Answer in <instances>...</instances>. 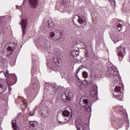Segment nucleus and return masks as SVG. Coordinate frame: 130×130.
Returning <instances> with one entry per match:
<instances>
[{
  "instance_id": "obj_1",
  "label": "nucleus",
  "mask_w": 130,
  "mask_h": 130,
  "mask_svg": "<svg viewBox=\"0 0 130 130\" xmlns=\"http://www.w3.org/2000/svg\"><path fill=\"white\" fill-rule=\"evenodd\" d=\"M107 77L111 78L114 81V86H115L114 92L113 93V98H116L118 100H122L123 94L121 93V87L118 86L117 80L119 79V73L117 69L114 67H108L106 71Z\"/></svg>"
},
{
  "instance_id": "obj_2",
  "label": "nucleus",
  "mask_w": 130,
  "mask_h": 130,
  "mask_svg": "<svg viewBox=\"0 0 130 130\" xmlns=\"http://www.w3.org/2000/svg\"><path fill=\"white\" fill-rule=\"evenodd\" d=\"M114 109L115 110L116 112L118 113L119 112L120 114H122L124 117V120H120L119 122V124H121V125L123 124H124V125H129V122L128 121V119H127V114H126V111L123 110V106H117L114 107Z\"/></svg>"
},
{
  "instance_id": "obj_3",
  "label": "nucleus",
  "mask_w": 130,
  "mask_h": 130,
  "mask_svg": "<svg viewBox=\"0 0 130 130\" xmlns=\"http://www.w3.org/2000/svg\"><path fill=\"white\" fill-rule=\"evenodd\" d=\"M55 54L56 56L54 57L53 61L55 64L57 66V67H58L61 63V58H60V56H61V51L57 49L55 52Z\"/></svg>"
},
{
  "instance_id": "obj_4",
  "label": "nucleus",
  "mask_w": 130,
  "mask_h": 130,
  "mask_svg": "<svg viewBox=\"0 0 130 130\" xmlns=\"http://www.w3.org/2000/svg\"><path fill=\"white\" fill-rule=\"evenodd\" d=\"M74 98V93L70 91H66L61 95V99L64 102H67L68 101L72 100Z\"/></svg>"
},
{
  "instance_id": "obj_5",
  "label": "nucleus",
  "mask_w": 130,
  "mask_h": 130,
  "mask_svg": "<svg viewBox=\"0 0 130 130\" xmlns=\"http://www.w3.org/2000/svg\"><path fill=\"white\" fill-rule=\"evenodd\" d=\"M77 22L81 25V27H83L86 25V20H85V17L84 16H79L77 15H74L73 17V22L77 19Z\"/></svg>"
},
{
  "instance_id": "obj_6",
  "label": "nucleus",
  "mask_w": 130,
  "mask_h": 130,
  "mask_svg": "<svg viewBox=\"0 0 130 130\" xmlns=\"http://www.w3.org/2000/svg\"><path fill=\"white\" fill-rule=\"evenodd\" d=\"M116 50L118 52V56H119V60L120 61V60H122V58H123V56H124V55H125V50L124 49V48H122L120 46L117 48Z\"/></svg>"
},
{
  "instance_id": "obj_7",
  "label": "nucleus",
  "mask_w": 130,
  "mask_h": 130,
  "mask_svg": "<svg viewBox=\"0 0 130 130\" xmlns=\"http://www.w3.org/2000/svg\"><path fill=\"white\" fill-rule=\"evenodd\" d=\"M61 76L62 78L66 79V80L68 81V83H72L73 81V78L74 77L71 75V74H68V73L64 71H62V73H61Z\"/></svg>"
},
{
  "instance_id": "obj_8",
  "label": "nucleus",
  "mask_w": 130,
  "mask_h": 130,
  "mask_svg": "<svg viewBox=\"0 0 130 130\" xmlns=\"http://www.w3.org/2000/svg\"><path fill=\"white\" fill-rule=\"evenodd\" d=\"M98 88L96 85H94L91 86L89 89V94L91 97L96 98L97 97V91Z\"/></svg>"
},
{
  "instance_id": "obj_9",
  "label": "nucleus",
  "mask_w": 130,
  "mask_h": 130,
  "mask_svg": "<svg viewBox=\"0 0 130 130\" xmlns=\"http://www.w3.org/2000/svg\"><path fill=\"white\" fill-rule=\"evenodd\" d=\"M17 46V44L15 43H11L9 45V46L7 48V55H10V54H12L13 53V51L15 50V48Z\"/></svg>"
},
{
  "instance_id": "obj_10",
  "label": "nucleus",
  "mask_w": 130,
  "mask_h": 130,
  "mask_svg": "<svg viewBox=\"0 0 130 130\" xmlns=\"http://www.w3.org/2000/svg\"><path fill=\"white\" fill-rule=\"evenodd\" d=\"M21 25L22 29V38L25 36L26 34V27H27V20L22 19L21 20Z\"/></svg>"
},
{
  "instance_id": "obj_11",
  "label": "nucleus",
  "mask_w": 130,
  "mask_h": 130,
  "mask_svg": "<svg viewBox=\"0 0 130 130\" xmlns=\"http://www.w3.org/2000/svg\"><path fill=\"white\" fill-rule=\"evenodd\" d=\"M88 103H89V101L86 98V96H82L80 99L79 104L82 107H85L86 105H88Z\"/></svg>"
},
{
  "instance_id": "obj_12",
  "label": "nucleus",
  "mask_w": 130,
  "mask_h": 130,
  "mask_svg": "<svg viewBox=\"0 0 130 130\" xmlns=\"http://www.w3.org/2000/svg\"><path fill=\"white\" fill-rule=\"evenodd\" d=\"M62 115L64 117V120L66 121H69L70 119H71V117H72V115H71V113L69 111H64L62 112Z\"/></svg>"
},
{
  "instance_id": "obj_13",
  "label": "nucleus",
  "mask_w": 130,
  "mask_h": 130,
  "mask_svg": "<svg viewBox=\"0 0 130 130\" xmlns=\"http://www.w3.org/2000/svg\"><path fill=\"white\" fill-rule=\"evenodd\" d=\"M32 64L35 66V67H32L31 70V74L32 76H34L35 74L37 73V69H36V66L37 64L38 65V62H37V61H35V60L32 59Z\"/></svg>"
},
{
  "instance_id": "obj_14",
  "label": "nucleus",
  "mask_w": 130,
  "mask_h": 130,
  "mask_svg": "<svg viewBox=\"0 0 130 130\" xmlns=\"http://www.w3.org/2000/svg\"><path fill=\"white\" fill-rule=\"evenodd\" d=\"M60 3L62 8H64V10H67V8H69L70 6V0H61Z\"/></svg>"
},
{
  "instance_id": "obj_15",
  "label": "nucleus",
  "mask_w": 130,
  "mask_h": 130,
  "mask_svg": "<svg viewBox=\"0 0 130 130\" xmlns=\"http://www.w3.org/2000/svg\"><path fill=\"white\" fill-rule=\"evenodd\" d=\"M30 6L32 9H36L38 6V0H28Z\"/></svg>"
},
{
  "instance_id": "obj_16",
  "label": "nucleus",
  "mask_w": 130,
  "mask_h": 130,
  "mask_svg": "<svg viewBox=\"0 0 130 130\" xmlns=\"http://www.w3.org/2000/svg\"><path fill=\"white\" fill-rule=\"evenodd\" d=\"M37 125H38L37 122L34 121H29L30 130L37 129Z\"/></svg>"
},
{
  "instance_id": "obj_17",
  "label": "nucleus",
  "mask_w": 130,
  "mask_h": 130,
  "mask_svg": "<svg viewBox=\"0 0 130 130\" xmlns=\"http://www.w3.org/2000/svg\"><path fill=\"white\" fill-rule=\"evenodd\" d=\"M117 21L116 23V26L119 31H121L122 28V25H123V22L121 20H118V19H115Z\"/></svg>"
},
{
  "instance_id": "obj_18",
  "label": "nucleus",
  "mask_w": 130,
  "mask_h": 130,
  "mask_svg": "<svg viewBox=\"0 0 130 130\" xmlns=\"http://www.w3.org/2000/svg\"><path fill=\"white\" fill-rule=\"evenodd\" d=\"M57 91H59V87L57 86L56 84H53L52 85V92L51 94L53 95L55 94L57 92Z\"/></svg>"
},
{
  "instance_id": "obj_19",
  "label": "nucleus",
  "mask_w": 130,
  "mask_h": 130,
  "mask_svg": "<svg viewBox=\"0 0 130 130\" xmlns=\"http://www.w3.org/2000/svg\"><path fill=\"white\" fill-rule=\"evenodd\" d=\"M47 66L50 70H52V71H55V69H57L56 66L51 62H48L47 64Z\"/></svg>"
},
{
  "instance_id": "obj_20",
  "label": "nucleus",
  "mask_w": 130,
  "mask_h": 130,
  "mask_svg": "<svg viewBox=\"0 0 130 130\" xmlns=\"http://www.w3.org/2000/svg\"><path fill=\"white\" fill-rule=\"evenodd\" d=\"M11 123L14 129L20 130L19 127H18V125H17V121H16V120H12Z\"/></svg>"
},
{
  "instance_id": "obj_21",
  "label": "nucleus",
  "mask_w": 130,
  "mask_h": 130,
  "mask_svg": "<svg viewBox=\"0 0 130 130\" xmlns=\"http://www.w3.org/2000/svg\"><path fill=\"white\" fill-rule=\"evenodd\" d=\"M8 88L7 86H5L3 85V84L0 83V94H2L3 93H5L7 91Z\"/></svg>"
},
{
  "instance_id": "obj_22",
  "label": "nucleus",
  "mask_w": 130,
  "mask_h": 130,
  "mask_svg": "<svg viewBox=\"0 0 130 130\" xmlns=\"http://www.w3.org/2000/svg\"><path fill=\"white\" fill-rule=\"evenodd\" d=\"M76 126L77 130H85V126L82 124H78L75 123Z\"/></svg>"
},
{
  "instance_id": "obj_23",
  "label": "nucleus",
  "mask_w": 130,
  "mask_h": 130,
  "mask_svg": "<svg viewBox=\"0 0 130 130\" xmlns=\"http://www.w3.org/2000/svg\"><path fill=\"white\" fill-rule=\"evenodd\" d=\"M62 34V32H61V31L57 29L56 30V35L57 36H58V40H60L61 39V35Z\"/></svg>"
},
{
  "instance_id": "obj_24",
  "label": "nucleus",
  "mask_w": 130,
  "mask_h": 130,
  "mask_svg": "<svg viewBox=\"0 0 130 130\" xmlns=\"http://www.w3.org/2000/svg\"><path fill=\"white\" fill-rule=\"evenodd\" d=\"M29 88L30 89H37V88H38V86H37V84L31 82L29 85Z\"/></svg>"
},
{
  "instance_id": "obj_25",
  "label": "nucleus",
  "mask_w": 130,
  "mask_h": 130,
  "mask_svg": "<svg viewBox=\"0 0 130 130\" xmlns=\"http://www.w3.org/2000/svg\"><path fill=\"white\" fill-rule=\"evenodd\" d=\"M84 107L87 112H91V110H92L91 106L87 105Z\"/></svg>"
},
{
  "instance_id": "obj_26",
  "label": "nucleus",
  "mask_w": 130,
  "mask_h": 130,
  "mask_svg": "<svg viewBox=\"0 0 130 130\" xmlns=\"http://www.w3.org/2000/svg\"><path fill=\"white\" fill-rule=\"evenodd\" d=\"M29 90H30V88H29V87H27V88L24 89V92H25V94H26L27 98H29V96L30 95V93H29Z\"/></svg>"
},
{
  "instance_id": "obj_27",
  "label": "nucleus",
  "mask_w": 130,
  "mask_h": 130,
  "mask_svg": "<svg viewBox=\"0 0 130 130\" xmlns=\"http://www.w3.org/2000/svg\"><path fill=\"white\" fill-rule=\"evenodd\" d=\"M53 27H54L53 22L48 21V28H53Z\"/></svg>"
},
{
  "instance_id": "obj_28",
  "label": "nucleus",
  "mask_w": 130,
  "mask_h": 130,
  "mask_svg": "<svg viewBox=\"0 0 130 130\" xmlns=\"http://www.w3.org/2000/svg\"><path fill=\"white\" fill-rule=\"evenodd\" d=\"M82 76L83 78H85V79H86V78H88V73H87V72L85 71L83 72Z\"/></svg>"
},
{
  "instance_id": "obj_29",
  "label": "nucleus",
  "mask_w": 130,
  "mask_h": 130,
  "mask_svg": "<svg viewBox=\"0 0 130 130\" xmlns=\"http://www.w3.org/2000/svg\"><path fill=\"white\" fill-rule=\"evenodd\" d=\"M50 37L51 38V39H52V38H53V37H54V36H55V34H54V32H51L50 33Z\"/></svg>"
},
{
  "instance_id": "obj_30",
  "label": "nucleus",
  "mask_w": 130,
  "mask_h": 130,
  "mask_svg": "<svg viewBox=\"0 0 130 130\" xmlns=\"http://www.w3.org/2000/svg\"><path fill=\"white\" fill-rule=\"evenodd\" d=\"M35 114V111L33 110L29 113L30 116H33Z\"/></svg>"
},
{
  "instance_id": "obj_31",
  "label": "nucleus",
  "mask_w": 130,
  "mask_h": 130,
  "mask_svg": "<svg viewBox=\"0 0 130 130\" xmlns=\"http://www.w3.org/2000/svg\"><path fill=\"white\" fill-rule=\"evenodd\" d=\"M80 71V69H78L77 70H76V74L75 75L76 78H78V79H79V76H78V73H79V72Z\"/></svg>"
},
{
  "instance_id": "obj_32",
  "label": "nucleus",
  "mask_w": 130,
  "mask_h": 130,
  "mask_svg": "<svg viewBox=\"0 0 130 130\" xmlns=\"http://www.w3.org/2000/svg\"><path fill=\"white\" fill-rule=\"evenodd\" d=\"M13 78H14V80H15V81H17V76H16V75H13ZM16 82H17V81H15V82L14 83V84L15 83H16Z\"/></svg>"
},
{
  "instance_id": "obj_33",
  "label": "nucleus",
  "mask_w": 130,
  "mask_h": 130,
  "mask_svg": "<svg viewBox=\"0 0 130 130\" xmlns=\"http://www.w3.org/2000/svg\"><path fill=\"white\" fill-rule=\"evenodd\" d=\"M16 9H18L19 10H21V8H22V6H19L18 5L16 6Z\"/></svg>"
},
{
  "instance_id": "obj_34",
  "label": "nucleus",
  "mask_w": 130,
  "mask_h": 130,
  "mask_svg": "<svg viewBox=\"0 0 130 130\" xmlns=\"http://www.w3.org/2000/svg\"><path fill=\"white\" fill-rule=\"evenodd\" d=\"M9 75V71L8 70H6V73L5 74V77H7Z\"/></svg>"
},
{
  "instance_id": "obj_35",
  "label": "nucleus",
  "mask_w": 130,
  "mask_h": 130,
  "mask_svg": "<svg viewBox=\"0 0 130 130\" xmlns=\"http://www.w3.org/2000/svg\"><path fill=\"white\" fill-rule=\"evenodd\" d=\"M109 2L110 3H114V5L115 4V1H114V0H109Z\"/></svg>"
},
{
  "instance_id": "obj_36",
  "label": "nucleus",
  "mask_w": 130,
  "mask_h": 130,
  "mask_svg": "<svg viewBox=\"0 0 130 130\" xmlns=\"http://www.w3.org/2000/svg\"><path fill=\"white\" fill-rule=\"evenodd\" d=\"M8 88H9V91H12V87H11L10 85H8Z\"/></svg>"
},
{
  "instance_id": "obj_37",
  "label": "nucleus",
  "mask_w": 130,
  "mask_h": 130,
  "mask_svg": "<svg viewBox=\"0 0 130 130\" xmlns=\"http://www.w3.org/2000/svg\"><path fill=\"white\" fill-rule=\"evenodd\" d=\"M114 127H120V125H113Z\"/></svg>"
},
{
  "instance_id": "obj_38",
  "label": "nucleus",
  "mask_w": 130,
  "mask_h": 130,
  "mask_svg": "<svg viewBox=\"0 0 130 130\" xmlns=\"http://www.w3.org/2000/svg\"><path fill=\"white\" fill-rule=\"evenodd\" d=\"M83 45L84 46V47H85V48H87V45H86L85 43H83Z\"/></svg>"
},
{
  "instance_id": "obj_39",
  "label": "nucleus",
  "mask_w": 130,
  "mask_h": 130,
  "mask_svg": "<svg viewBox=\"0 0 130 130\" xmlns=\"http://www.w3.org/2000/svg\"><path fill=\"white\" fill-rule=\"evenodd\" d=\"M47 112H48L47 111V113L44 115L45 116H48V113H47Z\"/></svg>"
},
{
  "instance_id": "obj_40",
  "label": "nucleus",
  "mask_w": 130,
  "mask_h": 130,
  "mask_svg": "<svg viewBox=\"0 0 130 130\" xmlns=\"http://www.w3.org/2000/svg\"><path fill=\"white\" fill-rule=\"evenodd\" d=\"M88 54V53H85V55L87 56V55Z\"/></svg>"
},
{
  "instance_id": "obj_41",
  "label": "nucleus",
  "mask_w": 130,
  "mask_h": 130,
  "mask_svg": "<svg viewBox=\"0 0 130 130\" xmlns=\"http://www.w3.org/2000/svg\"><path fill=\"white\" fill-rule=\"evenodd\" d=\"M2 117V114L0 113V118Z\"/></svg>"
},
{
  "instance_id": "obj_42",
  "label": "nucleus",
  "mask_w": 130,
  "mask_h": 130,
  "mask_svg": "<svg viewBox=\"0 0 130 130\" xmlns=\"http://www.w3.org/2000/svg\"><path fill=\"white\" fill-rule=\"evenodd\" d=\"M84 80H85V81H86V79H85Z\"/></svg>"
},
{
  "instance_id": "obj_43",
  "label": "nucleus",
  "mask_w": 130,
  "mask_h": 130,
  "mask_svg": "<svg viewBox=\"0 0 130 130\" xmlns=\"http://www.w3.org/2000/svg\"><path fill=\"white\" fill-rule=\"evenodd\" d=\"M0 18H2V17H0Z\"/></svg>"
},
{
  "instance_id": "obj_44",
  "label": "nucleus",
  "mask_w": 130,
  "mask_h": 130,
  "mask_svg": "<svg viewBox=\"0 0 130 130\" xmlns=\"http://www.w3.org/2000/svg\"><path fill=\"white\" fill-rule=\"evenodd\" d=\"M18 116H19V115H18Z\"/></svg>"
}]
</instances>
